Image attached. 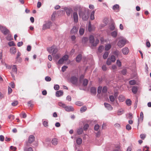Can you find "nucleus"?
<instances>
[{
	"label": "nucleus",
	"mask_w": 151,
	"mask_h": 151,
	"mask_svg": "<svg viewBox=\"0 0 151 151\" xmlns=\"http://www.w3.org/2000/svg\"><path fill=\"white\" fill-rule=\"evenodd\" d=\"M104 47L103 45H101L98 48V51L100 53L102 52V50L104 49Z\"/></svg>",
	"instance_id": "nucleus-43"
},
{
	"label": "nucleus",
	"mask_w": 151,
	"mask_h": 151,
	"mask_svg": "<svg viewBox=\"0 0 151 151\" xmlns=\"http://www.w3.org/2000/svg\"><path fill=\"white\" fill-rule=\"evenodd\" d=\"M89 127V125L88 124H85L83 126V129L84 130L86 131L88 129Z\"/></svg>",
	"instance_id": "nucleus-50"
},
{
	"label": "nucleus",
	"mask_w": 151,
	"mask_h": 151,
	"mask_svg": "<svg viewBox=\"0 0 151 151\" xmlns=\"http://www.w3.org/2000/svg\"><path fill=\"white\" fill-rule=\"evenodd\" d=\"M68 67L67 66L64 65L63 66L62 68V71L63 72H64L66 70V69L68 68Z\"/></svg>",
	"instance_id": "nucleus-51"
},
{
	"label": "nucleus",
	"mask_w": 151,
	"mask_h": 151,
	"mask_svg": "<svg viewBox=\"0 0 151 151\" xmlns=\"http://www.w3.org/2000/svg\"><path fill=\"white\" fill-rule=\"evenodd\" d=\"M110 59L112 62H114L116 60L115 57L114 55H112L111 56Z\"/></svg>",
	"instance_id": "nucleus-32"
},
{
	"label": "nucleus",
	"mask_w": 151,
	"mask_h": 151,
	"mask_svg": "<svg viewBox=\"0 0 151 151\" xmlns=\"http://www.w3.org/2000/svg\"><path fill=\"white\" fill-rule=\"evenodd\" d=\"M104 105L105 107L109 110H111L113 109V107L111 105L107 103H104Z\"/></svg>",
	"instance_id": "nucleus-11"
},
{
	"label": "nucleus",
	"mask_w": 151,
	"mask_h": 151,
	"mask_svg": "<svg viewBox=\"0 0 151 151\" xmlns=\"http://www.w3.org/2000/svg\"><path fill=\"white\" fill-rule=\"evenodd\" d=\"M73 15L74 22L76 23L77 22L78 19L77 13L76 12H74L73 13Z\"/></svg>",
	"instance_id": "nucleus-10"
},
{
	"label": "nucleus",
	"mask_w": 151,
	"mask_h": 151,
	"mask_svg": "<svg viewBox=\"0 0 151 151\" xmlns=\"http://www.w3.org/2000/svg\"><path fill=\"white\" fill-rule=\"evenodd\" d=\"M83 132V129L82 128H79L77 130V133L79 135L82 134Z\"/></svg>",
	"instance_id": "nucleus-31"
},
{
	"label": "nucleus",
	"mask_w": 151,
	"mask_h": 151,
	"mask_svg": "<svg viewBox=\"0 0 151 151\" xmlns=\"http://www.w3.org/2000/svg\"><path fill=\"white\" fill-rule=\"evenodd\" d=\"M18 104V102L17 101H14V102L12 103V106H15Z\"/></svg>",
	"instance_id": "nucleus-58"
},
{
	"label": "nucleus",
	"mask_w": 151,
	"mask_h": 151,
	"mask_svg": "<svg viewBox=\"0 0 151 151\" xmlns=\"http://www.w3.org/2000/svg\"><path fill=\"white\" fill-rule=\"evenodd\" d=\"M84 32V29L82 28H80L79 30L80 35H83Z\"/></svg>",
	"instance_id": "nucleus-33"
},
{
	"label": "nucleus",
	"mask_w": 151,
	"mask_h": 151,
	"mask_svg": "<svg viewBox=\"0 0 151 151\" xmlns=\"http://www.w3.org/2000/svg\"><path fill=\"white\" fill-rule=\"evenodd\" d=\"M111 62L110 59V58H108L106 62V63L108 65H109L111 64Z\"/></svg>",
	"instance_id": "nucleus-52"
},
{
	"label": "nucleus",
	"mask_w": 151,
	"mask_h": 151,
	"mask_svg": "<svg viewBox=\"0 0 151 151\" xmlns=\"http://www.w3.org/2000/svg\"><path fill=\"white\" fill-rule=\"evenodd\" d=\"M138 90V88L137 86H134L132 88V92L136 94Z\"/></svg>",
	"instance_id": "nucleus-19"
},
{
	"label": "nucleus",
	"mask_w": 151,
	"mask_h": 151,
	"mask_svg": "<svg viewBox=\"0 0 151 151\" xmlns=\"http://www.w3.org/2000/svg\"><path fill=\"white\" fill-rule=\"evenodd\" d=\"M86 109H87L86 107V106H82V107H81V108L80 111L81 112H83L85 111Z\"/></svg>",
	"instance_id": "nucleus-35"
},
{
	"label": "nucleus",
	"mask_w": 151,
	"mask_h": 151,
	"mask_svg": "<svg viewBox=\"0 0 151 151\" xmlns=\"http://www.w3.org/2000/svg\"><path fill=\"white\" fill-rule=\"evenodd\" d=\"M12 71L16 74L17 73V66L16 65H14L12 67Z\"/></svg>",
	"instance_id": "nucleus-24"
},
{
	"label": "nucleus",
	"mask_w": 151,
	"mask_h": 151,
	"mask_svg": "<svg viewBox=\"0 0 151 151\" xmlns=\"http://www.w3.org/2000/svg\"><path fill=\"white\" fill-rule=\"evenodd\" d=\"M129 51L128 48L127 47H125L122 49V52L123 54L126 55L128 54Z\"/></svg>",
	"instance_id": "nucleus-13"
},
{
	"label": "nucleus",
	"mask_w": 151,
	"mask_h": 151,
	"mask_svg": "<svg viewBox=\"0 0 151 151\" xmlns=\"http://www.w3.org/2000/svg\"><path fill=\"white\" fill-rule=\"evenodd\" d=\"M116 63L119 67H120L121 66V63L119 60H116Z\"/></svg>",
	"instance_id": "nucleus-54"
},
{
	"label": "nucleus",
	"mask_w": 151,
	"mask_h": 151,
	"mask_svg": "<svg viewBox=\"0 0 151 151\" xmlns=\"http://www.w3.org/2000/svg\"><path fill=\"white\" fill-rule=\"evenodd\" d=\"M51 80V78L50 77L47 76L45 78V80L47 81H50Z\"/></svg>",
	"instance_id": "nucleus-57"
},
{
	"label": "nucleus",
	"mask_w": 151,
	"mask_h": 151,
	"mask_svg": "<svg viewBox=\"0 0 151 151\" xmlns=\"http://www.w3.org/2000/svg\"><path fill=\"white\" fill-rule=\"evenodd\" d=\"M8 118L11 120H13L14 119V117L13 115H10L8 116Z\"/></svg>",
	"instance_id": "nucleus-60"
},
{
	"label": "nucleus",
	"mask_w": 151,
	"mask_h": 151,
	"mask_svg": "<svg viewBox=\"0 0 151 151\" xmlns=\"http://www.w3.org/2000/svg\"><path fill=\"white\" fill-rule=\"evenodd\" d=\"M107 88L106 86H104L102 89V91L104 93H106L107 91Z\"/></svg>",
	"instance_id": "nucleus-47"
},
{
	"label": "nucleus",
	"mask_w": 151,
	"mask_h": 151,
	"mask_svg": "<svg viewBox=\"0 0 151 151\" xmlns=\"http://www.w3.org/2000/svg\"><path fill=\"white\" fill-rule=\"evenodd\" d=\"M109 53L108 52H105L104 53V55L103 56V58L104 59H106L109 55Z\"/></svg>",
	"instance_id": "nucleus-27"
},
{
	"label": "nucleus",
	"mask_w": 151,
	"mask_h": 151,
	"mask_svg": "<svg viewBox=\"0 0 151 151\" xmlns=\"http://www.w3.org/2000/svg\"><path fill=\"white\" fill-rule=\"evenodd\" d=\"M121 73L123 75H125L126 74L127 71L126 69H124L121 71Z\"/></svg>",
	"instance_id": "nucleus-37"
},
{
	"label": "nucleus",
	"mask_w": 151,
	"mask_h": 151,
	"mask_svg": "<svg viewBox=\"0 0 151 151\" xmlns=\"http://www.w3.org/2000/svg\"><path fill=\"white\" fill-rule=\"evenodd\" d=\"M119 7V5L118 4H116L113 6V9L114 10H116L118 9Z\"/></svg>",
	"instance_id": "nucleus-38"
},
{
	"label": "nucleus",
	"mask_w": 151,
	"mask_h": 151,
	"mask_svg": "<svg viewBox=\"0 0 151 151\" xmlns=\"http://www.w3.org/2000/svg\"><path fill=\"white\" fill-rule=\"evenodd\" d=\"M54 88L55 90H58L60 88V86L58 84L55 85L54 86Z\"/></svg>",
	"instance_id": "nucleus-45"
},
{
	"label": "nucleus",
	"mask_w": 151,
	"mask_h": 151,
	"mask_svg": "<svg viewBox=\"0 0 151 151\" xmlns=\"http://www.w3.org/2000/svg\"><path fill=\"white\" fill-rule=\"evenodd\" d=\"M63 95V91L59 90L56 92L55 95L57 97H59Z\"/></svg>",
	"instance_id": "nucleus-15"
},
{
	"label": "nucleus",
	"mask_w": 151,
	"mask_h": 151,
	"mask_svg": "<svg viewBox=\"0 0 151 151\" xmlns=\"http://www.w3.org/2000/svg\"><path fill=\"white\" fill-rule=\"evenodd\" d=\"M75 104L76 105L79 106H81L83 105V103L80 101L76 102L75 103Z\"/></svg>",
	"instance_id": "nucleus-40"
},
{
	"label": "nucleus",
	"mask_w": 151,
	"mask_h": 151,
	"mask_svg": "<svg viewBox=\"0 0 151 151\" xmlns=\"http://www.w3.org/2000/svg\"><path fill=\"white\" fill-rule=\"evenodd\" d=\"M109 98L110 100V101L111 102H113L115 101V98L113 96H109Z\"/></svg>",
	"instance_id": "nucleus-41"
},
{
	"label": "nucleus",
	"mask_w": 151,
	"mask_h": 151,
	"mask_svg": "<svg viewBox=\"0 0 151 151\" xmlns=\"http://www.w3.org/2000/svg\"><path fill=\"white\" fill-rule=\"evenodd\" d=\"M126 42V40L125 39H122L118 42L117 45L119 47H122L125 45Z\"/></svg>",
	"instance_id": "nucleus-4"
},
{
	"label": "nucleus",
	"mask_w": 151,
	"mask_h": 151,
	"mask_svg": "<svg viewBox=\"0 0 151 151\" xmlns=\"http://www.w3.org/2000/svg\"><path fill=\"white\" fill-rule=\"evenodd\" d=\"M64 61H66L68 58V56L65 55L62 58Z\"/></svg>",
	"instance_id": "nucleus-42"
},
{
	"label": "nucleus",
	"mask_w": 151,
	"mask_h": 151,
	"mask_svg": "<svg viewBox=\"0 0 151 151\" xmlns=\"http://www.w3.org/2000/svg\"><path fill=\"white\" fill-rule=\"evenodd\" d=\"M126 103L127 106H130L132 104V101L130 99H127L126 101Z\"/></svg>",
	"instance_id": "nucleus-30"
},
{
	"label": "nucleus",
	"mask_w": 151,
	"mask_h": 151,
	"mask_svg": "<svg viewBox=\"0 0 151 151\" xmlns=\"http://www.w3.org/2000/svg\"><path fill=\"white\" fill-rule=\"evenodd\" d=\"M109 29L111 31H113L115 29L114 23H112L109 26Z\"/></svg>",
	"instance_id": "nucleus-28"
},
{
	"label": "nucleus",
	"mask_w": 151,
	"mask_h": 151,
	"mask_svg": "<svg viewBox=\"0 0 151 151\" xmlns=\"http://www.w3.org/2000/svg\"><path fill=\"white\" fill-rule=\"evenodd\" d=\"M88 29L89 32H91L92 31V27L91 22H89L88 23Z\"/></svg>",
	"instance_id": "nucleus-44"
},
{
	"label": "nucleus",
	"mask_w": 151,
	"mask_h": 151,
	"mask_svg": "<svg viewBox=\"0 0 151 151\" xmlns=\"http://www.w3.org/2000/svg\"><path fill=\"white\" fill-rule=\"evenodd\" d=\"M58 105L64 108H65L66 106V105L65 104L63 103L62 102H59L58 103Z\"/></svg>",
	"instance_id": "nucleus-36"
},
{
	"label": "nucleus",
	"mask_w": 151,
	"mask_h": 151,
	"mask_svg": "<svg viewBox=\"0 0 151 151\" xmlns=\"http://www.w3.org/2000/svg\"><path fill=\"white\" fill-rule=\"evenodd\" d=\"M102 69L103 71H105L107 70V68L106 65H104L102 67Z\"/></svg>",
	"instance_id": "nucleus-59"
},
{
	"label": "nucleus",
	"mask_w": 151,
	"mask_h": 151,
	"mask_svg": "<svg viewBox=\"0 0 151 151\" xmlns=\"http://www.w3.org/2000/svg\"><path fill=\"white\" fill-rule=\"evenodd\" d=\"M48 51L50 53H52V54H55L58 51V49L54 46H52L51 47L47 49Z\"/></svg>",
	"instance_id": "nucleus-3"
},
{
	"label": "nucleus",
	"mask_w": 151,
	"mask_h": 151,
	"mask_svg": "<svg viewBox=\"0 0 151 151\" xmlns=\"http://www.w3.org/2000/svg\"><path fill=\"white\" fill-rule=\"evenodd\" d=\"M8 45L9 46H14L15 44L13 41H10L8 42Z\"/></svg>",
	"instance_id": "nucleus-48"
},
{
	"label": "nucleus",
	"mask_w": 151,
	"mask_h": 151,
	"mask_svg": "<svg viewBox=\"0 0 151 151\" xmlns=\"http://www.w3.org/2000/svg\"><path fill=\"white\" fill-rule=\"evenodd\" d=\"M17 59L16 62L18 63H21L22 62V59L21 58L19 57L17 58H16Z\"/></svg>",
	"instance_id": "nucleus-61"
},
{
	"label": "nucleus",
	"mask_w": 151,
	"mask_h": 151,
	"mask_svg": "<svg viewBox=\"0 0 151 151\" xmlns=\"http://www.w3.org/2000/svg\"><path fill=\"white\" fill-rule=\"evenodd\" d=\"M4 139V137L3 135H0V141H3Z\"/></svg>",
	"instance_id": "nucleus-64"
},
{
	"label": "nucleus",
	"mask_w": 151,
	"mask_h": 151,
	"mask_svg": "<svg viewBox=\"0 0 151 151\" xmlns=\"http://www.w3.org/2000/svg\"><path fill=\"white\" fill-rule=\"evenodd\" d=\"M89 39L90 43L93 47L96 46L99 43V40L97 39H96L95 41L94 37L92 35H90Z\"/></svg>",
	"instance_id": "nucleus-2"
},
{
	"label": "nucleus",
	"mask_w": 151,
	"mask_h": 151,
	"mask_svg": "<svg viewBox=\"0 0 151 151\" xmlns=\"http://www.w3.org/2000/svg\"><path fill=\"white\" fill-rule=\"evenodd\" d=\"M95 12V11H93L91 13L90 15V19L91 20H93L94 19Z\"/></svg>",
	"instance_id": "nucleus-26"
},
{
	"label": "nucleus",
	"mask_w": 151,
	"mask_h": 151,
	"mask_svg": "<svg viewBox=\"0 0 151 151\" xmlns=\"http://www.w3.org/2000/svg\"><path fill=\"white\" fill-rule=\"evenodd\" d=\"M136 81L134 80H132L129 81V84L131 85H134Z\"/></svg>",
	"instance_id": "nucleus-46"
},
{
	"label": "nucleus",
	"mask_w": 151,
	"mask_h": 151,
	"mask_svg": "<svg viewBox=\"0 0 151 151\" xmlns=\"http://www.w3.org/2000/svg\"><path fill=\"white\" fill-rule=\"evenodd\" d=\"M76 142L77 144L80 145L82 142V139L80 138H78L76 140Z\"/></svg>",
	"instance_id": "nucleus-29"
},
{
	"label": "nucleus",
	"mask_w": 151,
	"mask_h": 151,
	"mask_svg": "<svg viewBox=\"0 0 151 151\" xmlns=\"http://www.w3.org/2000/svg\"><path fill=\"white\" fill-rule=\"evenodd\" d=\"M12 91V89L9 87L8 88V92L9 94H10Z\"/></svg>",
	"instance_id": "nucleus-63"
},
{
	"label": "nucleus",
	"mask_w": 151,
	"mask_h": 151,
	"mask_svg": "<svg viewBox=\"0 0 151 151\" xmlns=\"http://www.w3.org/2000/svg\"><path fill=\"white\" fill-rule=\"evenodd\" d=\"M88 80L87 79H84L83 81L82 86L84 87L87 86L88 85Z\"/></svg>",
	"instance_id": "nucleus-21"
},
{
	"label": "nucleus",
	"mask_w": 151,
	"mask_h": 151,
	"mask_svg": "<svg viewBox=\"0 0 151 151\" xmlns=\"http://www.w3.org/2000/svg\"><path fill=\"white\" fill-rule=\"evenodd\" d=\"M78 32V29L77 28L74 26L73 27L72 29L71 30L70 32L71 34H74Z\"/></svg>",
	"instance_id": "nucleus-18"
},
{
	"label": "nucleus",
	"mask_w": 151,
	"mask_h": 151,
	"mask_svg": "<svg viewBox=\"0 0 151 151\" xmlns=\"http://www.w3.org/2000/svg\"><path fill=\"white\" fill-rule=\"evenodd\" d=\"M111 45L109 44H108L107 45L105 46V50L106 51H108L111 48Z\"/></svg>",
	"instance_id": "nucleus-34"
},
{
	"label": "nucleus",
	"mask_w": 151,
	"mask_h": 151,
	"mask_svg": "<svg viewBox=\"0 0 151 151\" xmlns=\"http://www.w3.org/2000/svg\"><path fill=\"white\" fill-rule=\"evenodd\" d=\"M90 92L91 94L95 95L96 93V88L94 87H91L90 88Z\"/></svg>",
	"instance_id": "nucleus-14"
},
{
	"label": "nucleus",
	"mask_w": 151,
	"mask_h": 151,
	"mask_svg": "<svg viewBox=\"0 0 151 151\" xmlns=\"http://www.w3.org/2000/svg\"><path fill=\"white\" fill-rule=\"evenodd\" d=\"M65 110L67 111H72L74 110L73 107L71 106H66L64 108Z\"/></svg>",
	"instance_id": "nucleus-8"
},
{
	"label": "nucleus",
	"mask_w": 151,
	"mask_h": 151,
	"mask_svg": "<svg viewBox=\"0 0 151 151\" xmlns=\"http://www.w3.org/2000/svg\"><path fill=\"white\" fill-rule=\"evenodd\" d=\"M10 52L11 54H15L17 52V49L15 47H13L10 48Z\"/></svg>",
	"instance_id": "nucleus-17"
},
{
	"label": "nucleus",
	"mask_w": 151,
	"mask_h": 151,
	"mask_svg": "<svg viewBox=\"0 0 151 151\" xmlns=\"http://www.w3.org/2000/svg\"><path fill=\"white\" fill-rule=\"evenodd\" d=\"M0 30L5 35H6L9 32V31L6 27L0 25Z\"/></svg>",
	"instance_id": "nucleus-5"
},
{
	"label": "nucleus",
	"mask_w": 151,
	"mask_h": 151,
	"mask_svg": "<svg viewBox=\"0 0 151 151\" xmlns=\"http://www.w3.org/2000/svg\"><path fill=\"white\" fill-rule=\"evenodd\" d=\"M88 37H83L82 39V42L83 43H84V44H86L87 42L88 41Z\"/></svg>",
	"instance_id": "nucleus-25"
},
{
	"label": "nucleus",
	"mask_w": 151,
	"mask_h": 151,
	"mask_svg": "<svg viewBox=\"0 0 151 151\" xmlns=\"http://www.w3.org/2000/svg\"><path fill=\"white\" fill-rule=\"evenodd\" d=\"M43 125H44V126L45 127H47L48 126V122L46 121H43Z\"/></svg>",
	"instance_id": "nucleus-49"
},
{
	"label": "nucleus",
	"mask_w": 151,
	"mask_h": 151,
	"mask_svg": "<svg viewBox=\"0 0 151 151\" xmlns=\"http://www.w3.org/2000/svg\"><path fill=\"white\" fill-rule=\"evenodd\" d=\"M102 89V87L100 86L98 87L97 90V92L98 93H101Z\"/></svg>",
	"instance_id": "nucleus-55"
},
{
	"label": "nucleus",
	"mask_w": 151,
	"mask_h": 151,
	"mask_svg": "<svg viewBox=\"0 0 151 151\" xmlns=\"http://www.w3.org/2000/svg\"><path fill=\"white\" fill-rule=\"evenodd\" d=\"M82 58V55L81 54H79L76 57V61L77 63H79Z\"/></svg>",
	"instance_id": "nucleus-16"
},
{
	"label": "nucleus",
	"mask_w": 151,
	"mask_h": 151,
	"mask_svg": "<svg viewBox=\"0 0 151 151\" xmlns=\"http://www.w3.org/2000/svg\"><path fill=\"white\" fill-rule=\"evenodd\" d=\"M35 140V137L33 135H30L28 138V142H27L26 143V145L27 146H28V143L29 144L31 143L32 142Z\"/></svg>",
	"instance_id": "nucleus-7"
},
{
	"label": "nucleus",
	"mask_w": 151,
	"mask_h": 151,
	"mask_svg": "<svg viewBox=\"0 0 151 151\" xmlns=\"http://www.w3.org/2000/svg\"><path fill=\"white\" fill-rule=\"evenodd\" d=\"M51 142L52 145H55L58 144V139L56 138H53L52 141Z\"/></svg>",
	"instance_id": "nucleus-20"
},
{
	"label": "nucleus",
	"mask_w": 151,
	"mask_h": 151,
	"mask_svg": "<svg viewBox=\"0 0 151 151\" xmlns=\"http://www.w3.org/2000/svg\"><path fill=\"white\" fill-rule=\"evenodd\" d=\"M99 126L98 124H96L94 127V129L96 131H98L99 128Z\"/></svg>",
	"instance_id": "nucleus-53"
},
{
	"label": "nucleus",
	"mask_w": 151,
	"mask_h": 151,
	"mask_svg": "<svg viewBox=\"0 0 151 151\" xmlns=\"http://www.w3.org/2000/svg\"><path fill=\"white\" fill-rule=\"evenodd\" d=\"M64 61L62 58L60 59L58 62V63L59 64H62L63 63Z\"/></svg>",
	"instance_id": "nucleus-56"
},
{
	"label": "nucleus",
	"mask_w": 151,
	"mask_h": 151,
	"mask_svg": "<svg viewBox=\"0 0 151 151\" xmlns=\"http://www.w3.org/2000/svg\"><path fill=\"white\" fill-rule=\"evenodd\" d=\"M117 34L118 31L117 29H116L111 33V36L113 38H116L117 35Z\"/></svg>",
	"instance_id": "nucleus-12"
},
{
	"label": "nucleus",
	"mask_w": 151,
	"mask_h": 151,
	"mask_svg": "<svg viewBox=\"0 0 151 151\" xmlns=\"http://www.w3.org/2000/svg\"><path fill=\"white\" fill-rule=\"evenodd\" d=\"M124 110L122 109H119L118 111L117 114L120 115L123 114L124 113Z\"/></svg>",
	"instance_id": "nucleus-39"
},
{
	"label": "nucleus",
	"mask_w": 151,
	"mask_h": 151,
	"mask_svg": "<svg viewBox=\"0 0 151 151\" xmlns=\"http://www.w3.org/2000/svg\"><path fill=\"white\" fill-rule=\"evenodd\" d=\"M70 81L73 84L77 85L78 81V79L75 76H72L70 78Z\"/></svg>",
	"instance_id": "nucleus-6"
},
{
	"label": "nucleus",
	"mask_w": 151,
	"mask_h": 151,
	"mask_svg": "<svg viewBox=\"0 0 151 151\" xmlns=\"http://www.w3.org/2000/svg\"><path fill=\"white\" fill-rule=\"evenodd\" d=\"M79 17L82 18L83 21L87 20L89 17L88 13L87 12L86 10H80L78 12Z\"/></svg>",
	"instance_id": "nucleus-1"
},
{
	"label": "nucleus",
	"mask_w": 151,
	"mask_h": 151,
	"mask_svg": "<svg viewBox=\"0 0 151 151\" xmlns=\"http://www.w3.org/2000/svg\"><path fill=\"white\" fill-rule=\"evenodd\" d=\"M126 129H127L129 130L131 129V127L129 124H128L126 126Z\"/></svg>",
	"instance_id": "nucleus-62"
},
{
	"label": "nucleus",
	"mask_w": 151,
	"mask_h": 151,
	"mask_svg": "<svg viewBox=\"0 0 151 151\" xmlns=\"http://www.w3.org/2000/svg\"><path fill=\"white\" fill-rule=\"evenodd\" d=\"M119 100L120 102L123 101L125 99V98L122 95H120L119 96Z\"/></svg>",
	"instance_id": "nucleus-22"
},
{
	"label": "nucleus",
	"mask_w": 151,
	"mask_h": 151,
	"mask_svg": "<svg viewBox=\"0 0 151 151\" xmlns=\"http://www.w3.org/2000/svg\"><path fill=\"white\" fill-rule=\"evenodd\" d=\"M65 11L67 15L69 16L70 14V9L67 8H65Z\"/></svg>",
	"instance_id": "nucleus-23"
},
{
	"label": "nucleus",
	"mask_w": 151,
	"mask_h": 151,
	"mask_svg": "<svg viewBox=\"0 0 151 151\" xmlns=\"http://www.w3.org/2000/svg\"><path fill=\"white\" fill-rule=\"evenodd\" d=\"M51 22H50L46 23L43 26L42 29H49L50 27Z\"/></svg>",
	"instance_id": "nucleus-9"
}]
</instances>
